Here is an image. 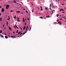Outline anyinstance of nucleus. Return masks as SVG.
I'll return each instance as SVG.
<instances>
[{
	"instance_id": "nucleus-1",
	"label": "nucleus",
	"mask_w": 66,
	"mask_h": 66,
	"mask_svg": "<svg viewBox=\"0 0 66 66\" xmlns=\"http://www.w3.org/2000/svg\"><path fill=\"white\" fill-rule=\"evenodd\" d=\"M9 7H10V5H6V9L7 10L9 8Z\"/></svg>"
},
{
	"instance_id": "nucleus-55",
	"label": "nucleus",
	"mask_w": 66,
	"mask_h": 66,
	"mask_svg": "<svg viewBox=\"0 0 66 66\" xmlns=\"http://www.w3.org/2000/svg\"><path fill=\"white\" fill-rule=\"evenodd\" d=\"M60 17H62V16H61V15H60Z\"/></svg>"
},
{
	"instance_id": "nucleus-51",
	"label": "nucleus",
	"mask_w": 66,
	"mask_h": 66,
	"mask_svg": "<svg viewBox=\"0 0 66 66\" xmlns=\"http://www.w3.org/2000/svg\"><path fill=\"white\" fill-rule=\"evenodd\" d=\"M40 7V8H41V9H42V7Z\"/></svg>"
},
{
	"instance_id": "nucleus-26",
	"label": "nucleus",
	"mask_w": 66,
	"mask_h": 66,
	"mask_svg": "<svg viewBox=\"0 0 66 66\" xmlns=\"http://www.w3.org/2000/svg\"><path fill=\"white\" fill-rule=\"evenodd\" d=\"M26 29H28V26H27V27H26Z\"/></svg>"
},
{
	"instance_id": "nucleus-27",
	"label": "nucleus",
	"mask_w": 66,
	"mask_h": 66,
	"mask_svg": "<svg viewBox=\"0 0 66 66\" xmlns=\"http://www.w3.org/2000/svg\"><path fill=\"white\" fill-rule=\"evenodd\" d=\"M40 18H41V19H43V17H40Z\"/></svg>"
},
{
	"instance_id": "nucleus-42",
	"label": "nucleus",
	"mask_w": 66,
	"mask_h": 66,
	"mask_svg": "<svg viewBox=\"0 0 66 66\" xmlns=\"http://www.w3.org/2000/svg\"><path fill=\"white\" fill-rule=\"evenodd\" d=\"M1 14L0 13V16H1Z\"/></svg>"
},
{
	"instance_id": "nucleus-58",
	"label": "nucleus",
	"mask_w": 66,
	"mask_h": 66,
	"mask_svg": "<svg viewBox=\"0 0 66 66\" xmlns=\"http://www.w3.org/2000/svg\"><path fill=\"white\" fill-rule=\"evenodd\" d=\"M5 35H7L6 34H5Z\"/></svg>"
},
{
	"instance_id": "nucleus-33",
	"label": "nucleus",
	"mask_w": 66,
	"mask_h": 66,
	"mask_svg": "<svg viewBox=\"0 0 66 66\" xmlns=\"http://www.w3.org/2000/svg\"><path fill=\"white\" fill-rule=\"evenodd\" d=\"M26 12L27 13H28V11H27L26 10Z\"/></svg>"
},
{
	"instance_id": "nucleus-40",
	"label": "nucleus",
	"mask_w": 66,
	"mask_h": 66,
	"mask_svg": "<svg viewBox=\"0 0 66 66\" xmlns=\"http://www.w3.org/2000/svg\"><path fill=\"white\" fill-rule=\"evenodd\" d=\"M22 34V33H21L20 34V35H21V34Z\"/></svg>"
},
{
	"instance_id": "nucleus-3",
	"label": "nucleus",
	"mask_w": 66,
	"mask_h": 66,
	"mask_svg": "<svg viewBox=\"0 0 66 66\" xmlns=\"http://www.w3.org/2000/svg\"><path fill=\"white\" fill-rule=\"evenodd\" d=\"M0 36L1 37H2V38H3L4 36L2 35H1L0 34Z\"/></svg>"
},
{
	"instance_id": "nucleus-15",
	"label": "nucleus",
	"mask_w": 66,
	"mask_h": 66,
	"mask_svg": "<svg viewBox=\"0 0 66 66\" xmlns=\"http://www.w3.org/2000/svg\"><path fill=\"white\" fill-rule=\"evenodd\" d=\"M8 38V37L7 36H5V38H6V39H7Z\"/></svg>"
},
{
	"instance_id": "nucleus-29",
	"label": "nucleus",
	"mask_w": 66,
	"mask_h": 66,
	"mask_svg": "<svg viewBox=\"0 0 66 66\" xmlns=\"http://www.w3.org/2000/svg\"><path fill=\"white\" fill-rule=\"evenodd\" d=\"M56 16H57V17H58V16H59V14H57L56 15Z\"/></svg>"
},
{
	"instance_id": "nucleus-53",
	"label": "nucleus",
	"mask_w": 66,
	"mask_h": 66,
	"mask_svg": "<svg viewBox=\"0 0 66 66\" xmlns=\"http://www.w3.org/2000/svg\"><path fill=\"white\" fill-rule=\"evenodd\" d=\"M8 36H9V37H10V36L9 35H8Z\"/></svg>"
},
{
	"instance_id": "nucleus-10",
	"label": "nucleus",
	"mask_w": 66,
	"mask_h": 66,
	"mask_svg": "<svg viewBox=\"0 0 66 66\" xmlns=\"http://www.w3.org/2000/svg\"><path fill=\"white\" fill-rule=\"evenodd\" d=\"M16 12H17V13H20V11H16Z\"/></svg>"
},
{
	"instance_id": "nucleus-23",
	"label": "nucleus",
	"mask_w": 66,
	"mask_h": 66,
	"mask_svg": "<svg viewBox=\"0 0 66 66\" xmlns=\"http://www.w3.org/2000/svg\"><path fill=\"white\" fill-rule=\"evenodd\" d=\"M46 17L47 18H49V17H50V16H46Z\"/></svg>"
},
{
	"instance_id": "nucleus-62",
	"label": "nucleus",
	"mask_w": 66,
	"mask_h": 66,
	"mask_svg": "<svg viewBox=\"0 0 66 66\" xmlns=\"http://www.w3.org/2000/svg\"><path fill=\"white\" fill-rule=\"evenodd\" d=\"M19 36H18V37H19Z\"/></svg>"
},
{
	"instance_id": "nucleus-64",
	"label": "nucleus",
	"mask_w": 66,
	"mask_h": 66,
	"mask_svg": "<svg viewBox=\"0 0 66 66\" xmlns=\"http://www.w3.org/2000/svg\"><path fill=\"white\" fill-rule=\"evenodd\" d=\"M16 24H15V26H16Z\"/></svg>"
},
{
	"instance_id": "nucleus-8",
	"label": "nucleus",
	"mask_w": 66,
	"mask_h": 66,
	"mask_svg": "<svg viewBox=\"0 0 66 66\" xmlns=\"http://www.w3.org/2000/svg\"><path fill=\"white\" fill-rule=\"evenodd\" d=\"M8 17L9 18H8L7 19L8 20H10V16H9Z\"/></svg>"
},
{
	"instance_id": "nucleus-34",
	"label": "nucleus",
	"mask_w": 66,
	"mask_h": 66,
	"mask_svg": "<svg viewBox=\"0 0 66 66\" xmlns=\"http://www.w3.org/2000/svg\"><path fill=\"white\" fill-rule=\"evenodd\" d=\"M50 10H51V7H50V9H49Z\"/></svg>"
},
{
	"instance_id": "nucleus-60",
	"label": "nucleus",
	"mask_w": 66,
	"mask_h": 66,
	"mask_svg": "<svg viewBox=\"0 0 66 66\" xmlns=\"http://www.w3.org/2000/svg\"><path fill=\"white\" fill-rule=\"evenodd\" d=\"M22 14H23V13H22Z\"/></svg>"
},
{
	"instance_id": "nucleus-16",
	"label": "nucleus",
	"mask_w": 66,
	"mask_h": 66,
	"mask_svg": "<svg viewBox=\"0 0 66 66\" xmlns=\"http://www.w3.org/2000/svg\"><path fill=\"white\" fill-rule=\"evenodd\" d=\"M45 10H48V8H45Z\"/></svg>"
},
{
	"instance_id": "nucleus-12",
	"label": "nucleus",
	"mask_w": 66,
	"mask_h": 66,
	"mask_svg": "<svg viewBox=\"0 0 66 66\" xmlns=\"http://www.w3.org/2000/svg\"><path fill=\"white\" fill-rule=\"evenodd\" d=\"M31 30V27L30 28H29L28 30L29 31H30V30Z\"/></svg>"
},
{
	"instance_id": "nucleus-9",
	"label": "nucleus",
	"mask_w": 66,
	"mask_h": 66,
	"mask_svg": "<svg viewBox=\"0 0 66 66\" xmlns=\"http://www.w3.org/2000/svg\"><path fill=\"white\" fill-rule=\"evenodd\" d=\"M15 27L16 28H17V29H19V28L17 27V26L16 25H14Z\"/></svg>"
},
{
	"instance_id": "nucleus-47",
	"label": "nucleus",
	"mask_w": 66,
	"mask_h": 66,
	"mask_svg": "<svg viewBox=\"0 0 66 66\" xmlns=\"http://www.w3.org/2000/svg\"><path fill=\"white\" fill-rule=\"evenodd\" d=\"M20 28L21 30H22V28H21L20 27Z\"/></svg>"
},
{
	"instance_id": "nucleus-39",
	"label": "nucleus",
	"mask_w": 66,
	"mask_h": 66,
	"mask_svg": "<svg viewBox=\"0 0 66 66\" xmlns=\"http://www.w3.org/2000/svg\"><path fill=\"white\" fill-rule=\"evenodd\" d=\"M2 7L1 6H0V8H1H1Z\"/></svg>"
},
{
	"instance_id": "nucleus-22",
	"label": "nucleus",
	"mask_w": 66,
	"mask_h": 66,
	"mask_svg": "<svg viewBox=\"0 0 66 66\" xmlns=\"http://www.w3.org/2000/svg\"><path fill=\"white\" fill-rule=\"evenodd\" d=\"M6 25L7 26H8V22H7L6 23Z\"/></svg>"
},
{
	"instance_id": "nucleus-5",
	"label": "nucleus",
	"mask_w": 66,
	"mask_h": 66,
	"mask_svg": "<svg viewBox=\"0 0 66 66\" xmlns=\"http://www.w3.org/2000/svg\"><path fill=\"white\" fill-rule=\"evenodd\" d=\"M9 30H12V28L10 27V26H9Z\"/></svg>"
},
{
	"instance_id": "nucleus-13",
	"label": "nucleus",
	"mask_w": 66,
	"mask_h": 66,
	"mask_svg": "<svg viewBox=\"0 0 66 66\" xmlns=\"http://www.w3.org/2000/svg\"><path fill=\"white\" fill-rule=\"evenodd\" d=\"M25 28H26V27L25 26H24L23 27V30H25Z\"/></svg>"
},
{
	"instance_id": "nucleus-59",
	"label": "nucleus",
	"mask_w": 66,
	"mask_h": 66,
	"mask_svg": "<svg viewBox=\"0 0 66 66\" xmlns=\"http://www.w3.org/2000/svg\"><path fill=\"white\" fill-rule=\"evenodd\" d=\"M25 25H26V23H25Z\"/></svg>"
},
{
	"instance_id": "nucleus-56",
	"label": "nucleus",
	"mask_w": 66,
	"mask_h": 66,
	"mask_svg": "<svg viewBox=\"0 0 66 66\" xmlns=\"http://www.w3.org/2000/svg\"><path fill=\"white\" fill-rule=\"evenodd\" d=\"M25 10V9H23V10Z\"/></svg>"
},
{
	"instance_id": "nucleus-41",
	"label": "nucleus",
	"mask_w": 66,
	"mask_h": 66,
	"mask_svg": "<svg viewBox=\"0 0 66 66\" xmlns=\"http://www.w3.org/2000/svg\"><path fill=\"white\" fill-rule=\"evenodd\" d=\"M18 20H19V18H18Z\"/></svg>"
},
{
	"instance_id": "nucleus-43",
	"label": "nucleus",
	"mask_w": 66,
	"mask_h": 66,
	"mask_svg": "<svg viewBox=\"0 0 66 66\" xmlns=\"http://www.w3.org/2000/svg\"><path fill=\"white\" fill-rule=\"evenodd\" d=\"M14 28H15V29H16V27H14Z\"/></svg>"
},
{
	"instance_id": "nucleus-61",
	"label": "nucleus",
	"mask_w": 66,
	"mask_h": 66,
	"mask_svg": "<svg viewBox=\"0 0 66 66\" xmlns=\"http://www.w3.org/2000/svg\"><path fill=\"white\" fill-rule=\"evenodd\" d=\"M60 20H62V19H60Z\"/></svg>"
},
{
	"instance_id": "nucleus-48",
	"label": "nucleus",
	"mask_w": 66,
	"mask_h": 66,
	"mask_svg": "<svg viewBox=\"0 0 66 66\" xmlns=\"http://www.w3.org/2000/svg\"><path fill=\"white\" fill-rule=\"evenodd\" d=\"M64 9H65V10H66V8L65 7H64Z\"/></svg>"
},
{
	"instance_id": "nucleus-49",
	"label": "nucleus",
	"mask_w": 66,
	"mask_h": 66,
	"mask_svg": "<svg viewBox=\"0 0 66 66\" xmlns=\"http://www.w3.org/2000/svg\"><path fill=\"white\" fill-rule=\"evenodd\" d=\"M13 33H14V34H15V32H13Z\"/></svg>"
},
{
	"instance_id": "nucleus-24",
	"label": "nucleus",
	"mask_w": 66,
	"mask_h": 66,
	"mask_svg": "<svg viewBox=\"0 0 66 66\" xmlns=\"http://www.w3.org/2000/svg\"><path fill=\"white\" fill-rule=\"evenodd\" d=\"M2 33V31H1L0 30V34L1 33Z\"/></svg>"
},
{
	"instance_id": "nucleus-19",
	"label": "nucleus",
	"mask_w": 66,
	"mask_h": 66,
	"mask_svg": "<svg viewBox=\"0 0 66 66\" xmlns=\"http://www.w3.org/2000/svg\"><path fill=\"white\" fill-rule=\"evenodd\" d=\"M26 33H27V31H25L24 33H23V34H25Z\"/></svg>"
},
{
	"instance_id": "nucleus-30",
	"label": "nucleus",
	"mask_w": 66,
	"mask_h": 66,
	"mask_svg": "<svg viewBox=\"0 0 66 66\" xmlns=\"http://www.w3.org/2000/svg\"><path fill=\"white\" fill-rule=\"evenodd\" d=\"M18 30H17V31H16V33H18Z\"/></svg>"
},
{
	"instance_id": "nucleus-2",
	"label": "nucleus",
	"mask_w": 66,
	"mask_h": 66,
	"mask_svg": "<svg viewBox=\"0 0 66 66\" xmlns=\"http://www.w3.org/2000/svg\"><path fill=\"white\" fill-rule=\"evenodd\" d=\"M1 11L2 12H4V9L3 8H2Z\"/></svg>"
},
{
	"instance_id": "nucleus-28",
	"label": "nucleus",
	"mask_w": 66,
	"mask_h": 66,
	"mask_svg": "<svg viewBox=\"0 0 66 66\" xmlns=\"http://www.w3.org/2000/svg\"><path fill=\"white\" fill-rule=\"evenodd\" d=\"M10 12H11V13H12V12H13V11H12V10H11V11H10Z\"/></svg>"
},
{
	"instance_id": "nucleus-6",
	"label": "nucleus",
	"mask_w": 66,
	"mask_h": 66,
	"mask_svg": "<svg viewBox=\"0 0 66 66\" xmlns=\"http://www.w3.org/2000/svg\"><path fill=\"white\" fill-rule=\"evenodd\" d=\"M64 11V10H63V9H61L60 11V12H61V11Z\"/></svg>"
},
{
	"instance_id": "nucleus-14",
	"label": "nucleus",
	"mask_w": 66,
	"mask_h": 66,
	"mask_svg": "<svg viewBox=\"0 0 66 66\" xmlns=\"http://www.w3.org/2000/svg\"><path fill=\"white\" fill-rule=\"evenodd\" d=\"M14 19H16V16L15 15V16H14Z\"/></svg>"
},
{
	"instance_id": "nucleus-46",
	"label": "nucleus",
	"mask_w": 66,
	"mask_h": 66,
	"mask_svg": "<svg viewBox=\"0 0 66 66\" xmlns=\"http://www.w3.org/2000/svg\"><path fill=\"white\" fill-rule=\"evenodd\" d=\"M62 5H64V3L63 4H62Z\"/></svg>"
},
{
	"instance_id": "nucleus-45",
	"label": "nucleus",
	"mask_w": 66,
	"mask_h": 66,
	"mask_svg": "<svg viewBox=\"0 0 66 66\" xmlns=\"http://www.w3.org/2000/svg\"><path fill=\"white\" fill-rule=\"evenodd\" d=\"M4 27V24L3 25V27Z\"/></svg>"
},
{
	"instance_id": "nucleus-7",
	"label": "nucleus",
	"mask_w": 66,
	"mask_h": 66,
	"mask_svg": "<svg viewBox=\"0 0 66 66\" xmlns=\"http://www.w3.org/2000/svg\"><path fill=\"white\" fill-rule=\"evenodd\" d=\"M59 23L60 24H62V22H61L60 21H59L58 22V23Z\"/></svg>"
},
{
	"instance_id": "nucleus-25",
	"label": "nucleus",
	"mask_w": 66,
	"mask_h": 66,
	"mask_svg": "<svg viewBox=\"0 0 66 66\" xmlns=\"http://www.w3.org/2000/svg\"><path fill=\"white\" fill-rule=\"evenodd\" d=\"M27 31H28V30H27V28H26V30L25 32H27Z\"/></svg>"
},
{
	"instance_id": "nucleus-38",
	"label": "nucleus",
	"mask_w": 66,
	"mask_h": 66,
	"mask_svg": "<svg viewBox=\"0 0 66 66\" xmlns=\"http://www.w3.org/2000/svg\"><path fill=\"white\" fill-rule=\"evenodd\" d=\"M64 18V19H66V18Z\"/></svg>"
},
{
	"instance_id": "nucleus-31",
	"label": "nucleus",
	"mask_w": 66,
	"mask_h": 66,
	"mask_svg": "<svg viewBox=\"0 0 66 66\" xmlns=\"http://www.w3.org/2000/svg\"><path fill=\"white\" fill-rule=\"evenodd\" d=\"M57 22H58V23L59 22V19H57Z\"/></svg>"
},
{
	"instance_id": "nucleus-20",
	"label": "nucleus",
	"mask_w": 66,
	"mask_h": 66,
	"mask_svg": "<svg viewBox=\"0 0 66 66\" xmlns=\"http://www.w3.org/2000/svg\"><path fill=\"white\" fill-rule=\"evenodd\" d=\"M20 33H21V32L20 31L19 32H18V34H20Z\"/></svg>"
},
{
	"instance_id": "nucleus-35",
	"label": "nucleus",
	"mask_w": 66,
	"mask_h": 66,
	"mask_svg": "<svg viewBox=\"0 0 66 66\" xmlns=\"http://www.w3.org/2000/svg\"><path fill=\"white\" fill-rule=\"evenodd\" d=\"M34 11V10H33V9L32 10V12H33Z\"/></svg>"
},
{
	"instance_id": "nucleus-4",
	"label": "nucleus",
	"mask_w": 66,
	"mask_h": 66,
	"mask_svg": "<svg viewBox=\"0 0 66 66\" xmlns=\"http://www.w3.org/2000/svg\"><path fill=\"white\" fill-rule=\"evenodd\" d=\"M55 11H54V10H53V11H52V12L51 14H53L54 13V12Z\"/></svg>"
},
{
	"instance_id": "nucleus-44",
	"label": "nucleus",
	"mask_w": 66,
	"mask_h": 66,
	"mask_svg": "<svg viewBox=\"0 0 66 66\" xmlns=\"http://www.w3.org/2000/svg\"><path fill=\"white\" fill-rule=\"evenodd\" d=\"M27 19H28V20H29V18H28Z\"/></svg>"
},
{
	"instance_id": "nucleus-32",
	"label": "nucleus",
	"mask_w": 66,
	"mask_h": 66,
	"mask_svg": "<svg viewBox=\"0 0 66 66\" xmlns=\"http://www.w3.org/2000/svg\"><path fill=\"white\" fill-rule=\"evenodd\" d=\"M43 10V8H42L41 9V11H42Z\"/></svg>"
},
{
	"instance_id": "nucleus-37",
	"label": "nucleus",
	"mask_w": 66,
	"mask_h": 66,
	"mask_svg": "<svg viewBox=\"0 0 66 66\" xmlns=\"http://www.w3.org/2000/svg\"><path fill=\"white\" fill-rule=\"evenodd\" d=\"M18 21H20V20H18Z\"/></svg>"
},
{
	"instance_id": "nucleus-21",
	"label": "nucleus",
	"mask_w": 66,
	"mask_h": 66,
	"mask_svg": "<svg viewBox=\"0 0 66 66\" xmlns=\"http://www.w3.org/2000/svg\"><path fill=\"white\" fill-rule=\"evenodd\" d=\"M2 21V18H0V21Z\"/></svg>"
},
{
	"instance_id": "nucleus-57",
	"label": "nucleus",
	"mask_w": 66,
	"mask_h": 66,
	"mask_svg": "<svg viewBox=\"0 0 66 66\" xmlns=\"http://www.w3.org/2000/svg\"><path fill=\"white\" fill-rule=\"evenodd\" d=\"M63 0L64 1H66V0Z\"/></svg>"
},
{
	"instance_id": "nucleus-17",
	"label": "nucleus",
	"mask_w": 66,
	"mask_h": 66,
	"mask_svg": "<svg viewBox=\"0 0 66 66\" xmlns=\"http://www.w3.org/2000/svg\"><path fill=\"white\" fill-rule=\"evenodd\" d=\"M13 1L14 2V3H16V1Z\"/></svg>"
},
{
	"instance_id": "nucleus-63",
	"label": "nucleus",
	"mask_w": 66,
	"mask_h": 66,
	"mask_svg": "<svg viewBox=\"0 0 66 66\" xmlns=\"http://www.w3.org/2000/svg\"><path fill=\"white\" fill-rule=\"evenodd\" d=\"M32 5H33V4H32Z\"/></svg>"
},
{
	"instance_id": "nucleus-11",
	"label": "nucleus",
	"mask_w": 66,
	"mask_h": 66,
	"mask_svg": "<svg viewBox=\"0 0 66 66\" xmlns=\"http://www.w3.org/2000/svg\"><path fill=\"white\" fill-rule=\"evenodd\" d=\"M11 37H12L13 38H15V37H16L15 36H11Z\"/></svg>"
},
{
	"instance_id": "nucleus-50",
	"label": "nucleus",
	"mask_w": 66,
	"mask_h": 66,
	"mask_svg": "<svg viewBox=\"0 0 66 66\" xmlns=\"http://www.w3.org/2000/svg\"><path fill=\"white\" fill-rule=\"evenodd\" d=\"M62 13H65V12H62Z\"/></svg>"
},
{
	"instance_id": "nucleus-52",
	"label": "nucleus",
	"mask_w": 66,
	"mask_h": 66,
	"mask_svg": "<svg viewBox=\"0 0 66 66\" xmlns=\"http://www.w3.org/2000/svg\"><path fill=\"white\" fill-rule=\"evenodd\" d=\"M4 29H6V28H5H5H4Z\"/></svg>"
},
{
	"instance_id": "nucleus-36",
	"label": "nucleus",
	"mask_w": 66,
	"mask_h": 66,
	"mask_svg": "<svg viewBox=\"0 0 66 66\" xmlns=\"http://www.w3.org/2000/svg\"><path fill=\"white\" fill-rule=\"evenodd\" d=\"M50 7H51V6H52V5H51V4H50Z\"/></svg>"
},
{
	"instance_id": "nucleus-54",
	"label": "nucleus",
	"mask_w": 66,
	"mask_h": 66,
	"mask_svg": "<svg viewBox=\"0 0 66 66\" xmlns=\"http://www.w3.org/2000/svg\"><path fill=\"white\" fill-rule=\"evenodd\" d=\"M9 2H11V1H9Z\"/></svg>"
},
{
	"instance_id": "nucleus-18",
	"label": "nucleus",
	"mask_w": 66,
	"mask_h": 66,
	"mask_svg": "<svg viewBox=\"0 0 66 66\" xmlns=\"http://www.w3.org/2000/svg\"><path fill=\"white\" fill-rule=\"evenodd\" d=\"M23 22H24L25 21H24V18L23 19Z\"/></svg>"
}]
</instances>
